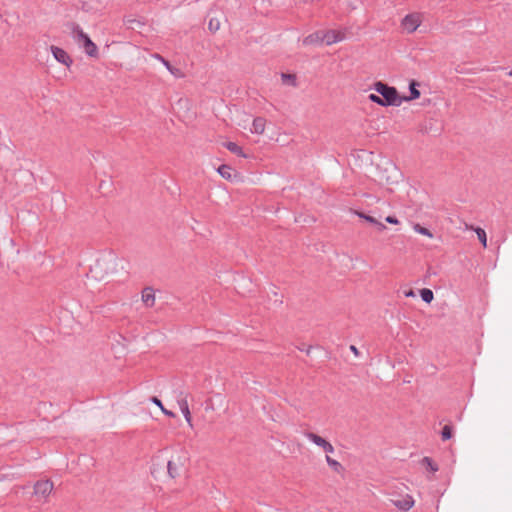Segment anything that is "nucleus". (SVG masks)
<instances>
[{
  "mask_svg": "<svg viewBox=\"0 0 512 512\" xmlns=\"http://www.w3.org/2000/svg\"><path fill=\"white\" fill-rule=\"evenodd\" d=\"M187 461V451L176 445L163 447L152 457V463L154 466H162L166 463L167 475L171 479H176L181 475Z\"/></svg>",
  "mask_w": 512,
  "mask_h": 512,
  "instance_id": "obj_1",
  "label": "nucleus"
},
{
  "mask_svg": "<svg viewBox=\"0 0 512 512\" xmlns=\"http://www.w3.org/2000/svg\"><path fill=\"white\" fill-rule=\"evenodd\" d=\"M373 89L379 94H370L368 99L382 107L388 106H400L401 105V95L397 91V89L393 86H389L388 84L377 81L373 84Z\"/></svg>",
  "mask_w": 512,
  "mask_h": 512,
  "instance_id": "obj_2",
  "label": "nucleus"
},
{
  "mask_svg": "<svg viewBox=\"0 0 512 512\" xmlns=\"http://www.w3.org/2000/svg\"><path fill=\"white\" fill-rule=\"evenodd\" d=\"M345 37V33L341 30L322 29L306 36L302 44L304 46L332 45L343 41Z\"/></svg>",
  "mask_w": 512,
  "mask_h": 512,
  "instance_id": "obj_3",
  "label": "nucleus"
},
{
  "mask_svg": "<svg viewBox=\"0 0 512 512\" xmlns=\"http://www.w3.org/2000/svg\"><path fill=\"white\" fill-rule=\"evenodd\" d=\"M400 176L398 168L391 162H385L378 166L377 179L381 185H394L398 183Z\"/></svg>",
  "mask_w": 512,
  "mask_h": 512,
  "instance_id": "obj_4",
  "label": "nucleus"
},
{
  "mask_svg": "<svg viewBox=\"0 0 512 512\" xmlns=\"http://www.w3.org/2000/svg\"><path fill=\"white\" fill-rule=\"evenodd\" d=\"M424 21V14L421 12H411L405 15L400 21V29L403 33H415Z\"/></svg>",
  "mask_w": 512,
  "mask_h": 512,
  "instance_id": "obj_5",
  "label": "nucleus"
},
{
  "mask_svg": "<svg viewBox=\"0 0 512 512\" xmlns=\"http://www.w3.org/2000/svg\"><path fill=\"white\" fill-rule=\"evenodd\" d=\"M54 489V483L49 479H40L33 485V496L39 503H47Z\"/></svg>",
  "mask_w": 512,
  "mask_h": 512,
  "instance_id": "obj_6",
  "label": "nucleus"
},
{
  "mask_svg": "<svg viewBox=\"0 0 512 512\" xmlns=\"http://www.w3.org/2000/svg\"><path fill=\"white\" fill-rule=\"evenodd\" d=\"M391 503L401 511H409L415 505V500L412 495L405 493L402 494L398 489H394L390 493Z\"/></svg>",
  "mask_w": 512,
  "mask_h": 512,
  "instance_id": "obj_7",
  "label": "nucleus"
},
{
  "mask_svg": "<svg viewBox=\"0 0 512 512\" xmlns=\"http://www.w3.org/2000/svg\"><path fill=\"white\" fill-rule=\"evenodd\" d=\"M77 41L81 44L85 53L92 58H98L99 51L97 45L91 40V38L82 30L78 32Z\"/></svg>",
  "mask_w": 512,
  "mask_h": 512,
  "instance_id": "obj_8",
  "label": "nucleus"
},
{
  "mask_svg": "<svg viewBox=\"0 0 512 512\" xmlns=\"http://www.w3.org/2000/svg\"><path fill=\"white\" fill-rule=\"evenodd\" d=\"M306 438L316 446L320 447L326 455L333 454L335 452L334 446L327 439L314 432L307 433Z\"/></svg>",
  "mask_w": 512,
  "mask_h": 512,
  "instance_id": "obj_9",
  "label": "nucleus"
},
{
  "mask_svg": "<svg viewBox=\"0 0 512 512\" xmlns=\"http://www.w3.org/2000/svg\"><path fill=\"white\" fill-rule=\"evenodd\" d=\"M50 51L53 54V56H54L56 61H58L59 63L63 64L67 68L71 67V65L73 63V60L70 57V55L64 49H62V48H60L58 46L52 45L50 47Z\"/></svg>",
  "mask_w": 512,
  "mask_h": 512,
  "instance_id": "obj_10",
  "label": "nucleus"
},
{
  "mask_svg": "<svg viewBox=\"0 0 512 512\" xmlns=\"http://www.w3.org/2000/svg\"><path fill=\"white\" fill-rule=\"evenodd\" d=\"M217 172L222 178L228 181H234L240 178V174L233 167L227 164L219 166Z\"/></svg>",
  "mask_w": 512,
  "mask_h": 512,
  "instance_id": "obj_11",
  "label": "nucleus"
},
{
  "mask_svg": "<svg viewBox=\"0 0 512 512\" xmlns=\"http://www.w3.org/2000/svg\"><path fill=\"white\" fill-rule=\"evenodd\" d=\"M420 83L416 80H411L409 83V95L407 96H401V104L403 102H411L414 100H417L421 96V92L419 91Z\"/></svg>",
  "mask_w": 512,
  "mask_h": 512,
  "instance_id": "obj_12",
  "label": "nucleus"
},
{
  "mask_svg": "<svg viewBox=\"0 0 512 512\" xmlns=\"http://www.w3.org/2000/svg\"><path fill=\"white\" fill-rule=\"evenodd\" d=\"M178 406H179L180 411L182 412V414H183V416H184V418L186 420L187 425L190 428H193L192 415H191V412H190V408H189V404H188L187 399H185V398L180 399L178 401Z\"/></svg>",
  "mask_w": 512,
  "mask_h": 512,
  "instance_id": "obj_13",
  "label": "nucleus"
},
{
  "mask_svg": "<svg viewBox=\"0 0 512 512\" xmlns=\"http://www.w3.org/2000/svg\"><path fill=\"white\" fill-rule=\"evenodd\" d=\"M142 302L146 307H152L155 304V293L151 287H146L142 290Z\"/></svg>",
  "mask_w": 512,
  "mask_h": 512,
  "instance_id": "obj_14",
  "label": "nucleus"
},
{
  "mask_svg": "<svg viewBox=\"0 0 512 512\" xmlns=\"http://www.w3.org/2000/svg\"><path fill=\"white\" fill-rule=\"evenodd\" d=\"M266 129V120L262 117H257L252 122L251 132L254 134L262 135Z\"/></svg>",
  "mask_w": 512,
  "mask_h": 512,
  "instance_id": "obj_15",
  "label": "nucleus"
},
{
  "mask_svg": "<svg viewBox=\"0 0 512 512\" xmlns=\"http://www.w3.org/2000/svg\"><path fill=\"white\" fill-rule=\"evenodd\" d=\"M325 460H326L327 465L330 467V469H331L333 472H335V473H337V474H341V473H343V472H344V467H343V465H342L339 461H337V460L333 459V458L330 456V454L325 456Z\"/></svg>",
  "mask_w": 512,
  "mask_h": 512,
  "instance_id": "obj_16",
  "label": "nucleus"
},
{
  "mask_svg": "<svg viewBox=\"0 0 512 512\" xmlns=\"http://www.w3.org/2000/svg\"><path fill=\"white\" fill-rule=\"evenodd\" d=\"M357 216H359L360 218L364 219L365 221L377 226L378 230L379 231H383L386 227L385 225H383L381 222H379L376 218L370 216V215H367L363 212H355Z\"/></svg>",
  "mask_w": 512,
  "mask_h": 512,
  "instance_id": "obj_17",
  "label": "nucleus"
},
{
  "mask_svg": "<svg viewBox=\"0 0 512 512\" xmlns=\"http://www.w3.org/2000/svg\"><path fill=\"white\" fill-rule=\"evenodd\" d=\"M231 153H234L240 157L246 158L247 155L244 153L243 149L236 144L235 142H226L223 144Z\"/></svg>",
  "mask_w": 512,
  "mask_h": 512,
  "instance_id": "obj_18",
  "label": "nucleus"
},
{
  "mask_svg": "<svg viewBox=\"0 0 512 512\" xmlns=\"http://www.w3.org/2000/svg\"><path fill=\"white\" fill-rule=\"evenodd\" d=\"M151 401H152L155 405H157V406L160 408V410L162 411V413H163L164 415H166V416H168V417H175V414H174L172 411L167 410V409L163 406V404H162V402H161V400H160L159 398H157V397H152Z\"/></svg>",
  "mask_w": 512,
  "mask_h": 512,
  "instance_id": "obj_19",
  "label": "nucleus"
},
{
  "mask_svg": "<svg viewBox=\"0 0 512 512\" xmlns=\"http://www.w3.org/2000/svg\"><path fill=\"white\" fill-rule=\"evenodd\" d=\"M413 230L418 233V234H421L423 236H426L428 238H433V234L431 233V231L423 226H421L420 224L416 223L413 225Z\"/></svg>",
  "mask_w": 512,
  "mask_h": 512,
  "instance_id": "obj_20",
  "label": "nucleus"
},
{
  "mask_svg": "<svg viewBox=\"0 0 512 512\" xmlns=\"http://www.w3.org/2000/svg\"><path fill=\"white\" fill-rule=\"evenodd\" d=\"M420 296H421L422 300L426 303H431L434 298V294H433L432 290H430L428 288L421 289Z\"/></svg>",
  "mask_w": 512,
  "mask_h": 512,
  "instance_id": "obj_21",
  "label": "nucleus"
},
{
  "mask_svg": "<svg viewBox=\"0 0 512 512\" xmlns=\"http://www.w3.org/2000/svg\"><path fill=\"white\" fill-rule=\"evenodd\" d=\"M475 231L477 233V236H478V239L480 240V242L483 244L484 247H486L487 246V236H486L485 231L481 228H477Z\"/></svg>",
  "mask_w": 512,
  "mask_h": 512,
  "instance_id": "obj_22",
  "label": "nucleus"
},
{
  "mask_svg": "<svg viewBox=\"0 0 512 512\" xmlns=\"http://www.w3.org/2000/svg\"><path fill=\"white\" fill-rule=\"evenodd\" d=\"M441 436L443 440L450 439L452 437V428L448 425H445L442 429Z\"/></svg>",
  "mask_w": 512,
  "mask_h": 512,
  "instance_id": "obj_23",
  "label": "nucleus"
},
{
  "mask_svg": "<svg viewBox=\"0 0 512 512\" xmlns=\"http://www.w3.org/2000/svg\"><path fill=\"white\" fill-rule=\"evenodd\" d=\"M425 463H427L428 467L432 470V471H437L438 470V467L431 461L430 458H424L423 460Z\"/></svg>",
  "mask_w": 512,
  "mask_h": 512,
  "instance_id": "obj_24",
  "label": "nucleus"
},
{
  "mask_svg": "<svg viewBox=\"0 0 512 512\" xmlns=\"http://www.w3.org/2000/svg\"><path fill=\"white\" fill-rule=\"evenodd\" d=\"M219 21L216 20L215 23H214V20H210L209 22V29L212 30V31H217L219 29Z\"/></svg>",
  "mask_w": 512,
  "mask_h": 512,
  "instance_id": "obj_25",
  "label": "nucleus"
},
{
  "mask_svg": "<svg viewBox=\"0 0 512 512\" xmlns=\"http://www.w3.org/2000/svg\"><path fill=\"white\" fill-rule=\"evenodd\" d=\"M385 220H386V222H387V223H389V224H393V225H397V224H399V220H398L396 217H394V216H387V217L385 218Z\"/></svg>",
  "mask_w": 512,
  "mask_h": 512,
  "instance_id": "obj_26",
  "label": "nucleus"
},
{
  "mask_svg": "<svg viewBox=\"0 0 512 512\" xmlns=\"http://www.w3.org/2000/svg\"><path fill=\"white\" fill-rule=\"evenodd\" d=\"M157 57L162 60V62L164 63V65L167 67L168 70L172 71L171 66L168 61L164 60L160 56H157Z\"/></svg>",
  "mask_w": 512,
  "mask_h": 512,
  "instance_id": "obj_27",
  "label": "nucleus"
},
{
  "mask_svg": "<svg viewBox=\"0 0 512 512\" xmlns=\"http://www.w3.org/2000/svg\"><path fill=\"white\" fill-rule=\"evenodd\" d=\"M414 295H415V294H414V291H413V290H409V291L405 292V296H406V297H414Z\"/></svg>",
  "mask_w": 512,
  "mask_h": 512,
  "instance_id": "obj_28",
  "label": "nucleus"
},
{
  "mask_svg": "<svg viewBox=\"0 0 512 512\" xmlns=\"http://www.w3.org/2000/svg\"><path fill=\"white\" fill-rule=\"evenodd\" d=\"M350 348L355 354H358V350L355 346H351Z\"/></svg>",
  "mask_w": 512,
  "mask_h": 512,
  "instance_id": "obj_29",
  "label": "nucleus"
}]
</instances>
